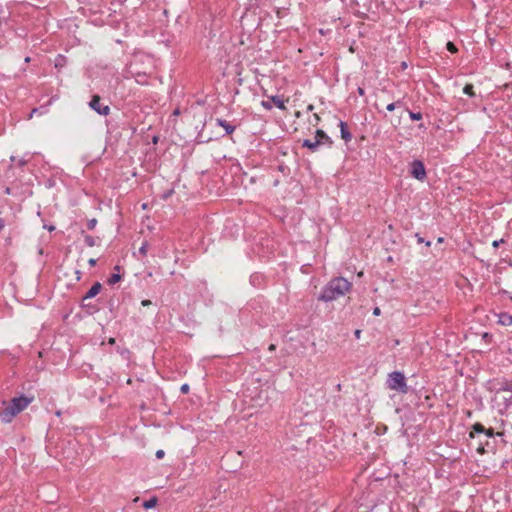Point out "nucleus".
<instances>
[{
  "label": "nucleus",
  "instance_id": "nucleus-1",
  "mask_svg": "<svg viewBox=\"0 0 512 512\" xmlns=\"http://www.w3.org/2000/svg\"><path fill=\"white\" fill-rule=\"evenodd\" d=\"M351 283L343 278L336 277L328 282V284L322 289L318 296L319 301L331 302L342 296H344L350 289Z\"/></svg>",
  "mask_w": 512,
  "mask_h": 512
},
{
  "label": "nucleus",
  "instance_id": "nucleus-2",
  "mask_svg": "<svg viewBox=\"0 0 512 512\" xmlns=\"http://www.w3.org/2000/svg\"><path fill=\"white\" fill-rule=\"evenodd\" d=\"M33 401V397L19 396L11 399L9 404L0 411V420L2 423H10L12 420Z\"/></svg>",
  "mask_w": 512,
  "mask_h": 512
},
{
  "label": "nucleus",
  "instance_id": "nucleus-3",
  "mask_svg": "<svg viewBox=\"0 0 512 512\" xmlns=\"http://www.w3.org/2000/svg\"><path fill=\"white\" fill-rule=\"evenodd\" d=\"M387 387L401 394H406L409 390L404 374L399 371H394L388 375Z\"/></svg>",
  "mask_w": 512,
  "mask_h": 512
},
{
  "label": "nucleus",
  "instance_id": "nucleus-4",
  "mask_svg": "<svg viewBox=\"0 0 512 512\" xmlns=\"http://www.w3.org/2000/svg\"><path fill=\"white\" fill-rule=\"evenodd\" d=\"M483 435L484 438L488 440L490 438H494L496 435L501 436V432H495L493 428H485L483 424L476 422L472 425L471 430L469 432V437L471 439L480 438Z\"/></svg>",
  "mask_w": 512,
  "mask_h": 512
},
{
  "label": "nucleus",
  "instance_id": "nucleus-5",
  "mask_svg": "<svg viewBox=\"0 0 512 512\" xmlns=\"http://www.w3.org/2000/svg\"><path fill=\"white\" fill-rule=\"evenodd\" d=\"M410 174L415 179L424 181L427 176L424 163L418 159L413 160L410 164Z\"/></svg>",
  "mask_w": 512,
  "mask_h": 512
},
{
  "label": "nucleus",
  "instance_id": "nucleus-6",
  "mask_svg": "<svg viewBox=\"0 0 512 512\" xmlns=\"http://www.w3.org/2000/svg\"><path fill=\"white\" fill-rule=\"evenodd\" d=\"M496 397H500L505 408L512 405V387L508 383L503 384L496 390Z\"/></svg>",
  "mask_w": 512,
  "mask_h": 512
},
{
  "label": "nucleus",
  "instance_id": "nucleus-7",
  "mask_svg": "<svg viewBox=\"0 0 512 512\" xmlns=\"http://www.w3.org/2000/svg\"><path fill=\"white\" fill-rule=\"evenodd\" d=\"M89 107L97 112L99 115L107 116L110 113V107L101 102L98 95H94L89 102Z\"/></svg>",
  "mask_w": 512,
  "mask_h": 512
},
{
  "label": "nucleus",
  "instance_id": "nucleus-8",
  "mask_svg": "<svg viewBox=\"0 0 512 512\" xmlns=\"http://www.w3.org/2000/svg\"><path fill=\"white\" fill-rule=\"evenodd\" d=\"M272 104H274L277 108L284 110L286 109L283 99L280 96H271L269 97V100L265 101L263 100L261 102L262 107H264L266 110L272 109Z\"/></svg>",
  "mask_w": 512,
  "mask_h": 512
},
{
  "label": "nucleus",
  "instance_id": "nucleus-9",
  "mask_svg": "<svg viewBox=\"0 0 512 512\" xmlns=\"http://www.w3.org/2000/svg\"><path fill=\"white\" fill-rule=\"evenodd\" d=\"M315 139L317 140V142H319V146L326 144L329 147H331L333 144L332 139L321 129H318L316 131Z\"/></svg>",
  "mask_w": 512,
  "mask_h": 512
},
{
  "label": "nucleus",
  "instance_id": "nucleus-10",
  "mask_svg": "<svg viewBox=\"0 0 512 512\" xmlns=\"http://www.w3.org/2000/svg\"><path fill=\"white\" fill-rule=\"evenodd\" d=\"M101 289H102L101 283L100 282H95L91 286V288L86 292V294L83 296L82 301L84 302V301H86L88 299H91V298L95 297L97 294L100 293Z\"/></svg>",
  "mask_w": 512,
  "mask_h": 512
},
{
  "label": "nucleus",
  "instance_id": "nucleus-11",
  "mask_svg": "<svg viewBox=\"0 0 512 512\" xmlns=\"http://www.w3.org/2000/svg\"><path fill=\"white\" fill-rule=\"evenodd\" d=\"M339 127H340V132H341V138L347 143L349 141H351L352 139V134L350 133L349 129H348V126L347 124L340 120L339 121Z\"/></svg>",
  "mask_w": 512,
  "mask_h": 512
},
{
  "label": "nucleus",
  "instance_id": "nucleus-12",
  "mask_svg": "<svg viewBox=\"0 0 512 512\" xmlns=\"http://www.w3.org/2000/svg\"><path fill=\"white\" fill-rule=\"evenodd\" d=\"M477 439V447L476 451L479 454H484L486 452L485 447H490V442L487 438H483V435L480 436V438Z\"/></svg>",
  "mask_w": 512,
  "mask_h": 512
},
{
  "label": "nucleus",
  "instance_id": "nucleus-13",
  "mask_svg": "<svg viewBox=\"0 0 512 512\" xmlns=\"http://www.w3.org/2000/svg\"><path fill=\"white\" fill-rule=\"evenodd\" d=\"M216 123H217V125L223 127L227 134H232L235 131L236 127L224 119L217 118Z\"/></svg>",
  "mask_w": 512,
  "mask_h": 512
},
{
  "label": "nucleus",
  "instance_id": "nucleus-14",
  "mask_svg": "<svg viewBox=\"0 0 512 512\" xmlns=\"http://www.w3.org/2000/svg\"><path fill=\"white\" fill-rule=\"evenodd\" d=\"M302 146L308 148L311 152H316L319 148V142L316 139L314 141L305 139L302 142Z\"/></svg>",
  "mask_w": 512,
  "mask_h": 512
},
{
  "label": "nucleus",
  "instance_id": "nucleus-15",
  "mask_svg": "<svg viewBox=\"0 0 512 512\" xmlns=\"http://www.w3.org/2000/svg\"><path fill=\"white\" fill-rule=\"evenodd\" d=\"M157 503H158L157 497L153 496L149 500H146L143 502V507L145 509H151V508L155 507L157 505Z\"/></svg>",
  "mask_w": 512,
  "mask_h": 512
},
{
  "label": "nucleus",
  "instance_id": "nucleus-16",
  "mask_svg": "<svg viewBox=\"0 0 512 512\" xmlns=\"http://www.w3.org/2000/svg\"><path fill=\"white\" fill-rule=\"evenodd\" d=\"M84 242L89 247H94L97 245V239L91 235H85Z\"/></svg>",
  "mask_w": 512,
  "mask_h": 512
},
{
  "label": "nucleus",
  "instance_id": "nucleus-17",
  "mask_svg": "<svg viewBox=\"0 0 512 512\" xmlns=\"http://www.w3.org/2000/svg\"><path fill=\"white\" fill-rule=\"evenodd\" d=\"M121 280V275L118 274V273H113L107 280V283L109 285H114L116 284L117 282H119Z\"/></svg>",
  "mask_w": 512,
  "mask_h": 512
},
{
  "label": "nucleus",
  "instance_id": "nucleus-18",
  "mask_svg": "<svg viewBox=\"0 0 512 512\" xmlns=\"http://www.w3.org/2000/svg\"><path fill=\"white\" fill-rule=\"evenodd\" d=\"M463 92H464V94H466L470 97L475 96L474 87L472 84H466L463 88Z\"/></svg>",
  "mask_w": 512,
  "mask_h": 512
},
{
  "label": "nucleus",
  "instance_id": "nucleus-19",
  "mask_svg": "<svg viewBox=\"0 0 512 512\" xmlns=\"http://www.w3.org/2000/svg\"><path fill=\"white\" fill-rule=\"evenodd\" d=\"M409 116H410L411 120H413V121H418V120L422 119V113H420V112L409 111Z\"/></svg>",
  "mask_w": 512,
  "mask_h": 512
},
{
  "label": "nucleus",
  "instance_id": "nucleus-20",
  "mask_svg": "<svg viewBox=\"0 0 512 512\" xmlns=\"http://www.w3.org/2000/svg\"><path fill=\"white\" fill-rule=\"evenodd\" d=\"M148 243L145 241L142 243L141 247L139 248V253L142 255V256H146L147 254V251H148Z\"/></svg>",
  "mask_w": 512,
  "mask_h": 512
},
{
  "label": "nucleus",
  "instance_id": "nucleus-21",
  "mask_svg": "<svg viewBox=\"0 0 512 512\" xmlns=\"http://www.w3.org/2000/svg\"><path fill=\"white\" fill-rule=\"evenodd\" d=\"M97 220L95 218L88 220L87 222V228L89 230H93L96 227Z\"/></svg>",
  "mask_w": 512,
  "mask_h": 512
},
{
  "label": "nucleus",
  "instance_id": "nucleus-22",
  "mask_svg": "<svg viewBox=\"0 0 512 512\" xmlns=\"http://www.w3.org/2000/svg\"><path fill=\"white\" fill-rule=\"evenodd\" d=\"M447 49H448L451 53H455V52H457V48H456V46H455L452 42H448V43H447Z\"/></svg>",
  "mask_w": 512,
  "mask_h": 512
},
{
  "label": "nucleus",
  "instance_id": "nucleus-23",
  "mask_svg": "<svg viewBox=\"0 0 512 512\" xmlns=\"http://www.w3.org/2000/svg\"><path fill=\"white\" fill-rule=\"evenodd\" d=\"M64 62H65V58L63 56L59 55V57L57 58L55 66L56 67L63 66Z\"/></svg>",
  "mask_w": 512,
  "mask_h": 512
},
{
  "label": "nucleus",
  "instance_id": "nucleus-24",
  "mask_svg": "<svg viewBox=\"0 0 512 512\" xmlns=\"http://www.w3.org/2000/svg\"><path fill=\"white\" fill-rule=\"evenodd\" d=\"M189 385L188 384H183L181 387H180V391L183 393V394H186L189 392Z\"/></svg>",
  "mask_w": 512,
  "mask_h": 512
},
{
  "label": "nucleus",
  "instance_id": "nucleus-25",
  "mask_svg": "<svg viewBox=\"0 0 512 512\" xmlns=\"http://www.w3.org/2000/svg\"><path fill=\"white\" fill-rule=\"evenodd\" d=\"M397 107V103H390L387 105L386 109L389 111V112H392L395 110V108Z\"/></svg>",
  "mask_w": 512,
  "mask_h": 512
},
{
  "label": "nucleus",
  "instance_id": "nucleus-26",
  "mask_svg": "<svg viewBox=\"0 0 512 512\" xmlns=\"http://www.w3.org/2000/svg\"><path fill=\"white\" fill-rule=\"evenodd\" d=\"M503 242H504V240H503V239L495 240V241H493L492 246H493L494 248H498V247L500 246V244H501V243H503Z\"/></svg>",
  "mask_w": 512,
  "mask_h": 512
},
{
  "label": "nucleus",
  "instance_id": "nucleus-27",
  "mask_svg": "<svg viewBox=\"0 0 512 512\" xmlns=\"http://www.w3.org/2000/svg\"><path fill=\"white\" fill-rule=\"evenodd\" d=\"M155 455H156V458H157V459H161V458H163V457H164L165 452H164L163 450H158V451H156V454H155Z\"/></svg>",
  "mask_w": 512,
  "mask_h": 512
},
{
  "label": "nucleus",
  "instance_id": "nucleus-28",
  "mask_svg": "<svg viewBox=\"0 0 512 512\" xmlns=\"http://www.w3.org/2000/svg\"><path fill=\"white\" fill-rule=\"evenodd\" d=\"M380 313H381L380 308L379 307H375L374 310H373V315L378 316V315H380Z\"/></svg>",
  "mask_w": 512,
  "mask_h": 512
},
{
  "label": "nucleus",
  "instance_id": "nucleus-29",
  "mask_svg": "<svg viewBox=\"0 0 512 512\" xmlns=\"http://www.w3.org/2000/svg\"><path fill=\"white\" fill-rule=\"evenodd\" d=\"M415 237L417 238V242L418 243H424L425 242L424 239L418 233L415 235Z\"/></svg>",
  "mask_w": 512,
  "mask_h": 512
},
{
  "label": "nucleus",
  "instance_id": "nucleus-30",
  "mask_svg": "<svg viewBox=\"0 0 512 512\" xmlns=\"http://www.w3.org/2000/svg\"><path fill=\"white\" fill-rule=\"evenodd\" d=\"M38 112V108H34L32 109L30 115H29V119H31L33 117V115H36V113Z\"/></svg>",
  "mask_w": 512,
  "mask_h": 512
},
{
  "label": "nucleus",
  "instance_id": "nucleus-31",
  "mask_svg": "<svg viewBox=\"0 0 512 512\" xmlns=\"http://www.w3.org/2000/svg\"><path fill=\"white\" fill-rule=\"evenodd\" d=\"M88 263H89L90 266H95L97 261H96V259L91 258V259H89Z\"/></svg>",
  "mask_w": 512,
  "mask_h": 512
},
{
  "label": "nucleus",
  "instance_id": "nucleus-32",
  "mask_svg": "<svg viewBox=\"0 0 512 512\" xmlns=\"http://www.w3.org/2000/svg\"><path fill=\"white\" fill-rule=\"evenodd\" d=\"M5 227V222L2 218H0V232L4 229Z\"/></svg>",
  "mask_w": 512,
  "mask_h": 512
},
{
  "label": "nucleus",
  "instance_id": "nucleus-33",
  "mask_svg": "<svg viewBox=\"0 0 512 512\" xmlns=\"http://www.w3.org/2000/svg\"><path fill=\"white\" fill-rule=\"evenodd\" d=\"M141 304H142V306H149V305H151V301L150 300H143L141 302Z\"/></svg>",
  "mask_w": 512,
  "mask_h": 512
},
{
  "label": "nucleus",
  "instance_id": "nucleus-34",
  "mask_svg": "<svg viewBox=\"0 0 512 512\" xmlns=\"http://www.w3.org/2000/svg\"><path fill=\"white\" fill-rule=\"evenodd\" d=\"M126 0H112V3H117L118 5H122Z\"/></svg>",
  "mask_w": 512,
  "mask_h": 512
},
{
  "label": "nucleus",
  "instance_id": "nucleus-35",
  "mask_svg": "<svg viewBox=\"0 0 512 512\" xmlns=\"http://www.w3.org/2000/svg\"><path fill=\"white\" fill-rule=\"evenodd\" d=\"M505 317H506V318H507V320H508V322H507V323H508V324H511V323H512V317H511V316H509V315H505Z\"/></svg>",
  "mask_w": 512,
  "mask_h": 512
},
{
  "label": "nucleus",
  "instance_id": "nucleus-36",
  "mask_svg": "<svg viewBox=\"0 0 512 512\" xmlns=\"http://www.w3.org/2000/svg\"><path fill=\"white\" fill-rule=\"evenodd\" d=\"M360 334H361V331H360V330H356V331H355V336H356V338H360Z\"/></svg>",
  "mask_w": 512,
  "mask_h": 512
},
{
  "label": "nucleus",
  "instance_id": "nucleus-37",
  "mask_svg": "<svg viewBox=\"0 0 512 512\" xmlns=\"http://www.w3.org/2000/svg\"><path fill=\"white\" fill-rule=\"evenodd\" d=\"M275 348H276V347H275V345H274V344H271V345L269 346V350H270V351H274V350H275Z\"/></svg>",
  "mask_w": 512,
  "mask_h": 512
},
{
  "label": "nucleus",
  "instance_id": "nucleus-38",
  "mask_svg": "<svg viewBox=\"0 0 512 512\" xmlns=\"http://www.w3.org/2000/svg\"><path fill=\"white\" fill-rule=\"evenodd\" d=\"M395 103H397V106H400V105H402L403 102L401 100H398Z\"/></svg>",
  "mask_w": 512,
  "mask_h": 512
},
{
  "label": "nucleus",
  "instance_id": "nucleus-39",
  "mask_svg": "<svg viewBox=\"0 0 512 512\" xmlns=\"http://www.w3.org/2000/svg\"><path fill=\"white\" fill-rule=\"evenodd\" d=\"M109 343H110V344L115 343V339H114V338H110Z\"/></svg>",
  "mask_w": 512,
  "mask_h": 512
},
{
  "label": "nucleus",
  "instance_id": "nucleus-40",
  "mask_svg": "<svg viewBox=\"0 0 512 512\" xmlns=\"http://www.w3.org/2000/svg\"><path fill=\"white\" fill-rule=\"evenodd\" d=\"M114 269H115V271H119L120 270V266L117 265V266L114 267Z\"/></svg>",
  "mask_w": 512,
  "mask_h": 512
},
{
  "label": "nucleus",
  "instance_id": "nucleus-41",
  "mask_svg": "<svg viewBox=\"0 0 512 512\" xmlns=\"http://www.w3.org/2000/svg\"><path fill=\"white\" fill-rule=\"evenodd\" d=\"M25 62H26V63L30 62V57H26V58H25Z\"/></svg>",
  "mask_w": 512,
  "mask_h": 512
},
{
  "label": "nucleus",
  "instance_id": "nucleus-42",
  "mask_svg": "<svg viewBox=\"0 0 512 512\" xmlns=\"http://www.w3.org/2000/svg\"><path fill=\"white\" fill-rule=\"evenodd\" d=\"M314 116H315V120H317V121L320 120V118H319V116L317 114H315Z\"/></svg>",
  "mask_w": 512,
  "mask_h": 512
},
{
  "label": "nucleus",
  "instance_id": "nucleus-43",
  "mask_svg": "<svg viewBox=\"0 0 512 512\" xmlns=\"http://www.w3.org/2000/svg\"><path fill=\"white\" fill-rule=\"evenodd\" d=\"M359 93L362 95L364 93L362 88H359Z\"/></svg>",
  "mask_w": 512,
  "mask_h": 512
},
{
  "label": "nucleus",
  "instance_id": "nucleus-44",
  "mask_svg": "<svg viewBox=\"0 0 512 512\" xmlns=\"http://www.w3.org/2000/svg\"><path fill=\"white\" fill-rule=\"evenodd\" d=\"M308 110H313V105H309Z\"/></svg>",
  "mask_w": 512,
  "mask_h": 512
},
{
  "label": "nucleus",
  "instance_id": "nucleus-45",
  "mask_svg": "<svg viewBox=\"0 0 512 512\" xmlns=\"http://www.w3.org/2000/svg\"><path fill=\"white\" fill-rule=\"evenodd\" d=\"M48 229H49L50 231H52V230H54V227H53V226H48Z\"/></svg>",
  "mask_w": 512,
  "mask_h": 512
},
{
  "label": "nucleus",
  "instance_id": "nucleus-46",
  "mask_svg": "<svg viewBox=\"0 0 512 512\" xmlns=\"http://www.w3.org/2000/svg\"><path fill=\"white\" fill-rule=\"evenodd\" d=\"M438 242L439 243L443 242V238L442 237L438 238Z\"/></svg>",
  "mask_w": 512,
  "mask_h": 512
},
{
  "label": "nucleus",
  "instance_id": "nucleus-47",
  "mask_svg": "<svg viewBox=\"0 0 512 512\" xmlns=\"http://www.w3.org/2000/svg\"><path fill=\"white\" fill-rule=\"evenodd\" d=\"M426 246H430L431 245V242L430 241H427L425 242Z\"/></svg>",
  "mask_w": 512,
  "mask_h": 512
},
{
  "label": "nucleus",
  "instance_id": "nucleus-48",
  "mask_svg": "<svg viewBox=\"0 0 512 512\" xmlns=\"http://www.w3.org/2000/svg\"><path fill=\"white\" fill-rule=\"evenodd\" d=\"M19 164L22 166L25 164V161H20Z\"/></svg>",
  "mask_w": 512,
  "mask_h": 512
},
{
  "label": "nucleus",
  "instance_id": "nucleus-49",
  "mask_svg": "<svg viewBox=\"0 0 512 512\" xmlns=\"http://www.w3.org/2000/svg\"><path fill=\"white\" fill-rule=\"evenodd\" d=\"M157 140H158L157 137H154L153 142L156 143Z\"/></svg>",
  "mask_w": 512,
  "mask_h": 512
}]
</instances>
